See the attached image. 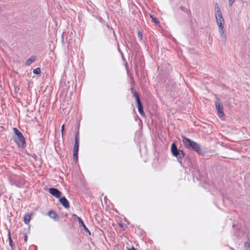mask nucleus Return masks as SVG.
<instances>
[{
  "mask_svg": "<svg viewBox=\"0 0 250 250\" xmlns=\"http://www.w3.org/2000/svg\"><path fill=\"white\" fill-rule=\"evenodd\" d=\"M182 142L184 146L187 149L196 152L198 154L204 156L206 152L205 148L202 147L201 145L196 143L193 140L186 137L185 136H182Z\"/></svg>",
  "mask_w": 250,
  "mask_h": 250,
  "instance_id": "nucleus-1",
  "label": "nucleus"
},
{
  "mask_svg": "<svg viewBox=\"0 0 250 250\" xmlns=\"http://www.w3.org/2000/svg\"><path fill=\"white\" fill-rule=\"evenodd\" d=\"M170 150L172 155L177 158V160L180 166L184 167V162L182 160L185 157V153L183 150L178 149L174 143L171 145Z\"/></svg>",
  "mask_w": 250,
  "mask_h": 250,
  "instance_id": "nucleus-2",
  "label": "nucleus"
},
{
  "mask_svg": "<svg viewBox=\"0 0 250 250\" xmlns=\"http://www.w3.org/2000/svg\"><path fill=\"white\" fill-rule=\"evenodd\" d=\"M13 130L15 134L17 136L15 142L19 146L24 148L26 145L25 140L23 135L17 128H14Z\"/></svg>",
  "mask_w": 250,
  "mask_h": 250,
  "instance_id": "nucleus-3",
  "label": "nucleus"
},
{
  "mask_svg": "<svg viewBox=\"0 0 250 250\" xmlns=\"http://www.w3.org/2000/svg\"><path fill=\"white\" fill-rule=\"evenodd\" d=\"M214 103L215 107L218 112V116L220 117L224 116L225 114L223 111V106L222 103L220 102V99L217 98Z\"/></svg>",
  "mask_w": 250,
  "mask_h": 250,
  "instance_id": "nucleus-4",
  "label": "nucleus"
},
{
  "mask_svg": "<svg viewBox=\"0 0 250 250\" xmlns=\"http://www.w3.org/2000/svg\"><path fill=\"white\" fill-rule=\"evenodd\" d=\"M48 192L56 198H59L62 195V192L57 188H50L48 189Z\"/></svg>",
  "mask_w": 250,
  "mask_h": 250,
  "instance_id": "nucleus-5",
  "label": "nucleus"
},
{
  "mask_svg": "<svg viewBox=\"0 0 250 250\" xmlns=\"http://www.w3.org/2000/svg\"><path fill=\"white\" fill-rule=\"evenodd\" d=\"M79 147V141H75L73 148V159L74 161H77L78 159V151Z\"/></svg>",
  "mask_w": 250,
  "mask_h": 250,
  "instance_id": "nucleus-6",
  "label": "nucleus"
},
{
  "mask_svg": "<svg viewBox=\"0 0 250 250\" xmlns=\"http://www.w3.org/2000/svg\"><path fill=\"white\" fill-rule=\"evenodd\" d=\"M59 202L64 208H68L70 207L69 203L65 197H60Z\"/></svg>",
  "mask_w": 250,
  "mask_h": 250,
  "instance_id": "nucleus-7",
  "label": "nucleus"
},
{
  "mask_svg": "<svg viewBox=\"0 0 250 250\" xmlns=\"http://www.w3.org/2000/svg\"><path fill=\"white\" fill-rule=\"evenodd\" d=\"M48 216L53 219L55 221H59V217L57 214V213L54 211V210H50L48 212Z\"/></svg>",
  "mask_w": 250,
  "mask_h": 250,
  "instance_id": "nucleus-8",
  "label": "nucleus"
},
{
  "mask_svg": "<svg viewBox=\"0 0 250 250\" xmlns=\"http://www.w3.org/2000/svg\"><path fill=\"white\" fill-rule=\"evenodd\" d=\"M225 29L224 26L219 27V31L221 36V38L223 41H225L226 39V35L225 33Z\"/></svg>",
  "mask_w": 250,
  "mask_h": 250,
  "instance_id": "nucleus-9",
  "label": "nucleus"
},
{
  "mask_svg": "<svg viewBox=\"0 0 250 250\" xmlns=\"http://www.w3.org/2000/svg\"><path fill=\"white\" fill-rule=\"evenodd\" d=\"M8 240L9 241V244L12 250H13L15 248V245L13 243V240L11 238V231L9 230L8 231Z\"/></svg>",
  "mask_w": 250,
  "mask_h": 250,
  "instance_id": "nucleus-10",
  "label": "nucleus"
},
{
  "mask_svg": "<svg viewBox=\"0 0 250 250\" xmlns=\"http://www.w3.org/2000/svg\"><path fill=\"white\" fill-rule=\"evenodd\" d=\"M77 219L78 220V222L79 223V224H80V227H82L83 228V229H84V230L86 231V232H88L89 233H90L89 229H88V228L86 227L85 225L84 224L83 222V221L82 219H81V218L79 217H77Z\"/></svg>",
  "mask_w": 250,
  "mask_h": 250,
  "instance_id": "nucleus-11",
  "label": "nucleus"
},
{
  "mask_svg": "<svg viewBox=\"0 0 250 250\" xmlns=\"http://www.w3.org/2000/svg\"><path fill=\"white\" fill-rule=\"evenodd\" d=\"M37 57L35 56H32L29 59H27L25 62L26 65H29L36 60Z\"/></svg>",
  "mask_w": 250,
  "mask_h": 250,
  "instance_id": "nucleus-12",
  "label": "nucleus"
},
{
  "mask_svg": "<svg viewBox=\"0 0 250 250\" xmlns=\"http://www.w3.org/2000/svg\"><path fill=\"white\" fill-rule=\"evenodd\" d=\"M217 24L219 27L224 26L225 22L224 19H216Z\"/></svg>",
  "mask_w": 250,
  "mask_h": 250,
  "instance_id": "nucleus-13",
  "label": "nucleus"
},
{
  "mask_svg": "<svg viewBox=\"0 0 250 250\" xmlns=\"http://www.w3.org/2000/svg\"><path fill=\"white\" fill-rule=\"evenodd\" d=\"M131 93L132 94V96L134 97L135 99H138V98H140V96L139 94L133 89V88L131 87L130 88Z\"/></svg>",
  "mask_w": 250,
  "mask_h": 250,
  "instance_id": "nucleus-14",
  "label": "nucleus"
},
{
  "mask_svg": "<svg viewBox=\"0 0 250 250\" xmlns=\"http://www.w3.org/2000/svg\"><path fill=\"white\" fill-rule=\"evenodd\" d=\"M131 93L132 94V96L134 97L135 99H138V98H140V96L139 94L133 89V88L131 87L130 88Z\"/></svg>",
  "mask_w": 250,
  "mask_h": 250,
  "instance_id": "nucleus-15",
  "label": "nucleus"
},
{
  "mask_svg": "<svg viewBox=\"0 0 250 250\" xmlns=\"http://www.w3.org/2000/svg\"><path fill=\"white\" fill-rule=\"evenodd\" d=\"M30 220H31V216L29 214H25L24 216L23 221H24L25 224H28V223L30 222Z\"/></svg>",
  "mask_w": 250,
  "mask_h": 250,
  "instance_id": "nucleus-16",
  "label": "nucleus"
},
{
  "mask_svg": "<svg viewBox=\"0 0 250 250\" xmlns=\"http://www.w3.org/2000/svg\"><path fill=\"white\" fill-rule=\"evenodd\" d=\"M138 107V112H139V113L140 114V115L142 116H145V113L143 110V104L142 105H139L138 106H137Z\"/></svg>",
  "mask_w": 250,
  "mask_h": 250,
  "instance_id": "nucleus-17",
  "label": "nucleus"
},
{
  "mask_svg": "<svg viewBox=\"0 0 250 250\" xmlns=\"http://www.w3.org/2000/svg\"><path fill=\"white\" fill-rule=\"evenodd\" d=\"M215 17L216 19H223L222 13L221 12L220 9H218V10H217L216 14H215Z\"/></svg>",
  "mask_w": 250,
  "mask_h": 250,
  "instance_id": "nucleus-18",
  "label": "nucleus"
},
{
  "mask_svg": "<svg viewBox=\"0 0 250 250\" xmlns=\"http://www.w3.org/2000/svg\"><path fill=\"white\" fill-rule=\"evenodd\" d=\"M33 72L35 74L39 75L41 74V70L40 67H37L34 69Z\"/></svg>",
  "mask_w": 250,
  "mask_h": 250,
  "instance_id": "nucleus-19",
  "label": "nucleus"
},
{
  "mask_svg": "<svg viewBox=\"0 0 250 250\" xmlns=\"http://www.w3.org/2000/svg\"><path fill=\"white\" fill-rule=\"evenodd\" d=\"M250 248V243L249 241H247L245 243V250H249Z\"/></svg>",
  "mask_w": 250,
  "mask_h": 250,
  "instance_id": "nucleus-20",
  "label": "nucleus"
},
{
  "mask_svg": "<svg viewBox=\"0 0 250 250\" xmlns=\"http://www.w3.org/2000/svg\"><path fill=\"white\" fill-rule=\"evenodd\" d=\"M150 17L152 18V21L153 22H154L156 24H158L159 23V21L158 20V19L155 18V17H154L152 15H150Z\"/></svg>",
  "mask_w": 250,
  "mask_h": 250,
  "instance_id": "nucleus-21",
  "label": "nucleus"
},
{
  "mask_svg": "<svg viewBox=\"0 0 250 250\" xmlns=\"http://www.w3.org/2000/svg\"><path fill=\"white\" fill-rule=\"evenodd\" d=\"M64 125H62L61 126V132H62V137H63L64 132H65V128H64Z\"/></svg>",
  "mask_w": 250,
  "mask_h": 250,
  "instance_id": "nucleus-22",
  "label": "nucleus"
},
{
  "mask_svg": "<svg viewBox=\"0 0 250 250\" xmlns=\"http://www.w3.org/2000/svg\"><path fill=\"white\" fill-rule=\"evenodd\" d=\"M138 37L140 41L143 40V33L141 31H139L138 33Z\"/></svg>",
  "mask_w": 250,
  "mask_h": 250,
  "instance_id": "nucleus-23",
  "label": "nucleus"
},
{
  "mask_svg": "<svg viewBox=\"0 0 250 250\" xmlns=\"http://www.w3.org/2000/svg\"><path fill=\"white\" fill-rule=\"evenodd\" d=\"M79 132L78 131L76 134H75V141H79Z\"/></svg>",
  "mask_w": 250,
  "mask_h": 250,
  "instance_id": "nucleus-24",
  "label": "nucleus"
},
{
  "mask_svg": "<svg viewBox=\"0 0 250 250\" xmlns=\"http://www.w3.org/2000/svg\"><path fill=\"white\" fill-rule=\"evenodd\" d=\"M136 103L137 104V106L139 105H142L143 104L142 102H141V99H140V98H138V99H136Z\"/></svg>",
  "mask_w": 250,
  "mask_h": 250,
  "instance_id": "nucleus-25",
  "label": "nucleus"
},
{
  "mask_svg": "<svg viewBox=\"0 0 250 250\" xmlns=\"http://www.w3.org/2000/svg\"><path fill=\"white\" fill-rule=\"evenodd\" d=\"M235 1V0H229V3L230 6H231Z\"/></svg>",
  "mask_w": 250,
  "mask_h": 250,
  "instance_id": "nucleus-26",
  "label": "nucleus"
},
{
  "mask_svg": "<svg viewBox=\"0 0 250 250\" xmlns=\"http://www.w3.org/2000/svg\"><path fill=\"white\" fill-rule=\"evenodd\" d=\"M215 10L217 11V10H218V9H220V8L218 6V4L217 3H216V4H215Z\"/></svg>",
  "mask_w": 250,
  "mask_h": 250,
  "instance_id": "nucleus-27",
  "label": "nucleus"
},
{
  "mask_svg": "<svg viewBox=\"0 0 250 250\" xmlns=\"http://www.w3.org/2000/svg\"><path fill=\"white\" fill-rule=\"evenodd\" d=\"M24 241L25 242H26L27 240V235L26 234H24Z\"/></svg>",
  "mask_w": 250,
  "mask_h": 250,
  "instance_id": "nucleus-28",
  "label": "nucleus"
},
{
  "mask_svg": "<svg viewBox=\"0 0 250 250\" xmlns=\"http://www.w3.org/2000/svg\"><path fill=\"white\" fill-rule=\"evenodd\" d=\"M32 157L35 160H37V156L36 155V154H34Z\"/></svg>",
  "mask_w": 250,
  "mask_h": 250,
  "instance_id": "nucleus-29",
  "label": "nucleus"
},
{
  "mask_svg": "<svg viewBox=\"0 0 250 250\" xmlns=\"http://www.w3.org/2000/svg\"><path fill=\"white\" fill-rule=\"evenodd\" d=\"M128 250H136L134 247H132L130 249H128Z\"/></svg>",
  "mask_w": 250,
  "mask_h": 250,
  "instance_id": "nucleus-30",
  "label": "nucleus"
},
{
  "mask_svg": "<svg viewBox=\"0 0 250 250\" xmlns=\"http://www.w3.org/2000/svg\"><path fill=\"white\" fill-rule=\"evenodd\" d=\"M118 49L119 50V51L123 55V53L122 52V51H121L120 48H119V46H118Z\"/></svg>",
  "mask_w": 250,
  "mask_h": 250,
  "instance_id": "nucleus-31",
  "label": "nucleus"
},
{
  "mask_svg": "<svg viewBox=\"0 0 250 250\" xmlns=\"http://www.w3.org/2000/svg\"><path fill=\"white\" fill-rule=\"evenodd\" d=\"M119 226L121 227H123V225L121 223H120L119 224Z\"/></svg>",
  "mask_w": 250,
  "mask_h": 250,
  "instance_id": "nucleus-32",
  "label": "nucleus"
},
{
  "mask_svg": "<svg viewBox=\"0 0 250 250\" xmlns=\"http://www.w3.org/2000/svg\"><path fill=\"white\" fill-rule=\"evenodd\" d=\"M73 216H74V217H75L76 218H77V217H78V216H77V215H76V214H73Z\"/></svg>",
  "mask_w": 250,
  "mask_h": 250,
  "instance_id": "nucleus-33",
  "label": "nucleus"
},
{
  "mask_svg": "<svg viewBox=\"0 0 250 250\" xmlns=\"http://www.w3.org/2000/svg\"><path fill=\"white\" fill-rule=\"evenodd\" d=\"M18 90H19V88H18V89H17V88H15V91L16 92H17L18 91Z\"/></svg>",
  "mask_w": 250,
  "mask_h": 250,
  "instance_id": "nucleus-34",
  "label": "nucleus"
},
{
  "mask_svg": "<svg viewBox=\"0 0 250 250\" xmlns=\"http://www.w3.org/2000/svg\"><path fill=\"white\" fill-rule=\"evenodd\" d=\"M18 90H19V88H18V89H17V88H15V91L16 92H17L18 91Z\"/></svg>",
  "mask_w": 250,
  "mask_h": 250,
  "instance_id": "nucleus-35",
  "label": "nucleus"
},
{
  "mask_svg": "<svg viewBox=\"0 0 250 250\" xmlns=\"http://www.w3.org/2000/svg\"><path fill=\"white\" fill-rule=\"evenodd\" d=\"M18 90H19V88H18V89H17V88H15V91L16 92H17L18 91Z\"/></svg>",
  "mask_w": 250,
  "mask_h": 250,
  "instance_id": "nucleus-36",
  "label": "nucleus"
}]
</instances>
